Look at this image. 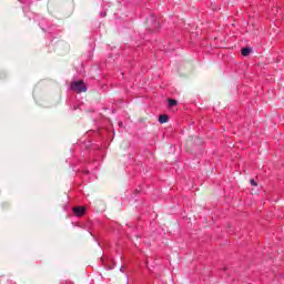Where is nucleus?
I'll list each match as a JSON object with an SVG mask.
<instances>
[{"label": "nucleus", "instance_id": "9", "mask_svg": "<svg viewBox=\"0 0 284 284\" xmlns=\"http://www.w3.org/2000/svg\"><path fill=\"white\" fill-rule=\"evenodd\" d=\"M251 194H256V191H254V189H252Z\"/></svg>", "mask_w": 284, "mask_h": 284}, {"label": "nucleus", "instance_id": "1", "mask_svg": "<svg viewBox=\"0 0 284 284\" xmlns=\"http://www.w3.org/2000/svg\"><path fill=\"white\" fill-rule=\"evenodd\" d=\"M203 140L196 135H193L186 140L185 148L186 150H196V148H201Z\"/></svg>", "mask_w": 284, "mask_h": 284}, {"label": "nucleus", "instance_id": "3", "mask_svg": "<svg viewBox=\"0 0 284 284\" xmlns=\"http://www.w3.org/2000/svg\"><path fill=\"white\" fill-rule=\"evenodd\" d=\"M159 26H160V23H159V20L156 19V17L155 16H151L149 30L151 32H156V30H159Z\"/></svg>", "mask_w": 284, "mask_h": 284}, {"label": "nucleus", "instance_id": "6", "mask_svg": "<svg viewBox=\"0 0 284 284\" xmlns=\"http://www.w3.org/2000/svg\"><path fill=\"white\" fill-rule=\"evenodd\" d=\"M168 121H170V116H168V114H162L159 116L160 123H168Z\"/></svg>", "mask_w": 284, "mask_h": 284}, {"label": "nucleus", "instance_id": "7", "mask_svg": "<svg viewBox=\"0 0 284 284\" xmlns=\"http://www.w3.org/2000/svg\"><path fill=\"white\" fill-rule=\"evenodd\" d=\"M179 102L174 99H169V108H174Z\"/></svg>", "mask_w": 284, "mask_h": 284}, {"label": "nucleus", "instance_id": "2", "mask_svg": "<svg viewBox=\"0 0 284 284\" xmlns=\"http://www.w3.org/2000/svg\"><path fill=\"white\" fill-rule=\"evenodd\" d=\"M71 90H73V92H77V94H81V92H88V87H85V83H83V81H77L71 84Z\"/></svg>", "mask_w": 284, "mask_h": 284}, {"label": "nucleus", "instance_id": "8", "mask_svg": "<svg viewBox=\"0 0 284 284\" xmlns=\"http://www.w3.org/2000/svg\"><path fill=\"white\" fill-rule=\"evenodd\" d=\"M250 183H251V185H253V187H256L258 185V183H256V181H254V179H251Z\"/></svg>", "mask_w": 284, "mask_h": 284}, {"label": "nucleus", "instance_id": "4", "mask_svg": "<svg viewBox=\"0 0 284 284\" xmlns=\"http://www.w3.org/2000/svg\"><path fill=\"white\" fill-rule=\"evenodd\" d=\"M73 213L75 214V216H83V214H85V206L73 207Z\"/></svg>", "mask_w": 284, "mask_h": 284}, {"label": "nucleus", "instance_id": "5", "mask_svg": "<svg viewBox=\"0 0 284 284\" xmlns=\"http://www.w3.org/2000/svg\"><path fill=\"white\" fill-rule=\"evenodd\" d=\"M252 54V48L246 47L242 49V57H250Z\"/></svg>", "mask_w": 284, "mask_h": 284}]
</instances>
